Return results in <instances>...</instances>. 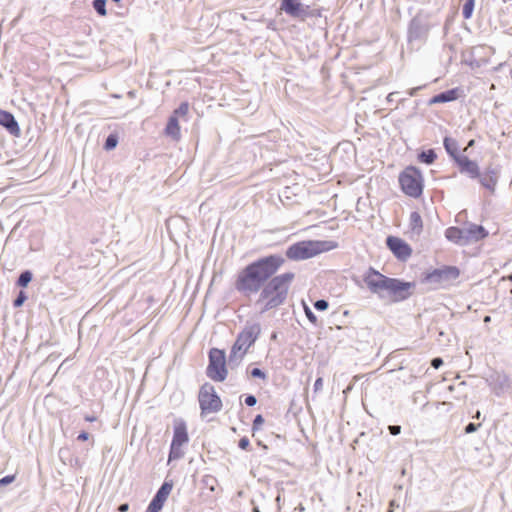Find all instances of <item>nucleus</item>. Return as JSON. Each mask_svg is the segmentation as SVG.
<instances>
[{
	"label": "nucleus",
	"instance_id": "79ce46f5",
	"mask_svg": "<svg viewBox=\"0 0 512 512\" xmlns=\"http://www.w3.org/2000/svg\"><path fill=\"white\" fill-rule=\"evenodd\" d=\"M244 402L247 406L253 407L257 403V398L252 394H248L246 395Z\"/></svg>",
	"mask_w": 512,
	"mask_h": 512
},
{
	"label": "nucleus",
	"instance_id": "20e7f679",
	"mask_svg": "<svg viewBox=\"0 0 512 512\" xmlns=\"http://www.w3.org/2000/svg\"><path fill=\"white\" fill-rule=\"evenodd\" d=\"M399 184L404 194L412 198H418L423 193L424 179L422 172L415 166H407L399 174Z\"/></svg>",
	"mask_w": 512,
	"mask_h": 512
},
{
	"label": "nucleus",
	"instance_id": "603ef678",
	"mask_svg": "<svg viewBox=\"0 0 512 512\" xmlns=\"http://www.w3.org/2000/svg\"><path fill=\"white\" fill-rule=\"evenodd\" d=\"M480 411H476V413L472 416L473 419H479L480 418Z\"/></svg>",
	"mask_w": 512,
	"mask_h": 512
},
{
	"label": "nucleus",
	"instance_id": "2eb2a0df",
	"mask_svg": "<svg viewBox=\"0 0 512 512\" xmlns=\"http://www.w3.org/2000/svg\"><path fill=\"white\" fill-rule=\"evenodd\" d=\"M460 174L467 176L471 180H476L480 176V167L475 160L463 155L454 163Z\"/></svg>",
	"mask_w": 512,
	"mask_h": 512
},
{
	"label": "nucleus",
	"instance_id": "4be33fe9",
	"mask_svg": "<svg viewBox=\"0 0 512 512\" xmlns=\"http://www.w3.org/2000/svg\"><path fill=\"white\" fill-rule=\"evenodd\" d=\"M445 237L448 241H450L454 244L465 246L463 228H459L456 226L448 227L445 230Z\"/></svg>",
	"mask_w": 512,
	"mask_h": 512
},
{
	"label": "nucleus",
	"instance_id": "9d476101",
	"mask_svg": "<svg viewBox=\"0 0 512 512\" xmlns=\"http://www.w3.org/2000/svg\"><path fill=\"white\" fill-rule=\"evenodd\" d=\"M459 269L455 266H444L428 272L422 281L429 284H444L459 277Z\"/></svg>",
	"mask_w": 512,
	"mask_h": 512
},
{
	"label": "nucleus",
	"instance_id": "de8ad7c7",
	"mask_svg": "<svg viewBox=\"0 0 512 512\" xmlns=\"http://www.w3.org/2000/svg\"><path fill=\"white\" fill-rule=\"evenodd\" d=\"M421 86L411 88L407 91L408 96L413 97L417 94V92L421 89Z\"/></svg>",
	"mask_w": 512,
	"mask_h": 512
},
{
	"label": "nucleus",
	"instance_id": "dca6fc26",
	"mask_svg": "<svg viewBox=\"0 0 512 512\" xmlns=\"http://www.w3.org/2000/svg\"><path fill=\"white\" fill-rule=\"evenodd\" d=\"M281 9L292 17L305 18L313 16V14L309 12V6H304L300 0H282Z\"/></svg>",
	"mask_w": 512,
	"mask_h": 512
},
{
	"label": "nucleus",
	"instance_id": "e433bc0d",
	"mask_svg": "<svg viewBox=\"0 0 512 512\" xmlns=\"http://www.w3.org/2000/svg\"><path fill=\"white\" fill-rule=\"evenodd\" d=\"M250 375L253 378L262 379V380H265L267 378L266 373L262 369H260V368H253L250 371Z\"/></svg>",
	"mask_w": 512,
	"mask_h": 512
},
{
	"label": "nucleus",
	"instance_id": "473e14b6",
	"mask_svg": "<svg viewBox=\"0 0 512 512\" xmlns=\"http://www.w3.org/2000/svg\"><path fill=\"white\" fill-rule=\"evenodd\" d=\"M463 63L469 66L471 69H477L481 67V62L474 57L473 53H470L469 57L463 60Z\"/></svg>",
	"mask_w": 512,
	"mask_h": 512
},
{
	"label": "nucleus",
	"instance_id": "39448f33",
	"mask_svg": "<svg viewBox=\"0 0 512 512\" xmlns=\"http://www.w3.org/2000/svg\"><path fill=\"white\" fill-rule=\"evenodd\" d=\"M435 26L430 21V15L424 11H419L408 23L407 41H425L428 38L430 30Z\"/></svg>",
	"mask_w": 512,
	"mask_h": 512
},
{
	"label": "nucleus",
	"instance_id": "58836bf2",
	"mask_svg": "<svg viewBox=\"0 0 512 512\" xmlns=\"http://www.w3.org/2000/svg\"><path fill=\"white\" fill-rule=\"evenodd\" d=\"M481 426V424H475L473 422H470L468 423L466 426H465V433L466 434H471V433H474L478 430V428Z\"/></svg>",
	"mask_w": 512,
	"mask_h": 512
},
{
	"label": "nucleus",
	"instance_id": "3c124183",
	"mask_svg": "<svg viewBox=\"0 0 512 512\" xmlns=\"http://www.w3.org/2000/svg\"><path fill=\"white\" fill-rule=\"evenodd\" d=\"M129 509V505L127 503H123L119 506L118 510L120 512H126Z\"/></svg>",
	"mask_w": 512,
	"mask_h": 512
},
{
	"label": "nucleus",
	"instance_id": "b1692460",
	"mask_svg": "<svg viewBox=\"0 0 512 512\" xmlns=\"http://www.w3.org/2000/svg\"><path fill=\"white\" fill-rule=\"evenodd\" d=\"M417 158L421 163L431 165L437 159V154L434 149H427L421 151Z\"/></svg>",
	"mask_w": 512,
	"mask_h": 512
},
{
	"label": "nucleus",
	"instance_id": "9b49d317",
	"mask_svg": "<svg viewBox=\"0 0 512 512\" xmlns=\"http://www.w3.org/2000/svg\"><path fill=\"white\" fill-rule=\"evenodd\" d=\"M487 385L496 396H501L511 388L510 377L502 371H494L486 379Z\"/></svg>",
	"mask_w": 512,
	"mask_h": 512
},
{
	"label": "nucleus",
	"instance_id": "6e6552de",
	"mask_svg": "<svg viewBox=\"0 0 512 512\" xmlns=\"http://www.w3.org/2000/svg\"><path fill=\"white\" fill-rule=\"evenodd\" d=\"M198 402L202 416L217 413L222 409V400L214 386L209 382L201 385L198 392Z\"/></svg>",
	"mask_w": 512,
	"mask_h": 512
},
{
	"label": "nucleus",
	"instance_id": "f257e3e1",
	"mask_svg": "<svg viewBox=\"0 0 512 512\" xmlns=\"http://www.w3.org/2000/svg\"><path fill=\"white\" fill-rule=\"evenodd\" d=\"M284 263L285 259L279 254L252 261L238 273L235 289L244 296L260 291L257 303H263L262 313L278 308L285 303L295 277L293 272L275 275Z\"/></svg>",
	"mask_w": 512,
	"mask_h": 512
},
{
	"label": "nucleus",
	"instance_id": "ddd939ff",
	"mask_svg": "<svg viewBox=\"0 0 512 512\" xmlns=\"http://www.w3.org/2000/svg\"><path fill=\"white\" fill-rule=\"evenodd\" d=\"M500 170L498 168L488 166L483 171L480 170V176L476 177L479 184L490 193H494L499 181Z\"/></svg>",
	"mask_w": 512,
	"mask_h": 512
},
{
	"label": "nucleus",
	"instance_id": "72a5a7b5",
	"mask_svg": "<svg viewBox=\"0 0 512 512\" xmlns=\"http://www.w3.org/2000/svg\"><path fill=\"white\" fill-rule=\"evenodd\" d=\"M27 300V295L24 291H20L16 298L13 300V307L19 308L21 307L24 302Z\"/></svg>",
	"mask_w": 512,
	"mask_h": 512
},
{
	"label": "nucleus",
	"instance_id": "2f4dec72",
	"mask_svg": "<svg viewBox=\"0 0 512 512\" xmlns=\"http://www.w3.org/2000/svg\"><path fill=\"white\" fill-rule=\"evenodd\" d=\"M106 3H107V1H106V0H93V2H92V6H93V8L95 9V11H96L100 16H106V15H107Z\"/></svg>",
	"mask_w": 512,
	"mask_h": 512
},
{
	"label": "nucleus",
	"instance_id": "5701e85b",
	"mask_svg": "<svg viewBox=\"0 0 512 512\" xmlns=\"http://www.w3.org/2000/svg\"><path fill=\"white\" fill-rule=\"evenodd\" d=\"M165 134L174 140H179L181 138V129L178 118L170 115L165 127Z\"/></svg>",
	"mask_w": 512,
	"mask_h": 512
},
{
	"label": "nucleus",
	"instance_id": "37998d69",
	"mask_svg": "<svg viewBox=\"0 0 512 512\" xmlns=\"http://www.w3.org/2000/svg\"><path fill=\"white\" fill-rule=\"evenodd\" d=\"M388 430L391 435L397 436L401 433V426L400 425H389Z\"/></svg>",
	"mask_w": 512,
	"mask_h": 512
},
{
	"label": "nucleus",
	"instance_id": "4c0bfd02",
	"mask_svg": "<svg viewBox=\"0 0 512 512\" xmlns=\"http://www.w3.org/2000/svg\"><path fill=\"white\" fill-rule=\"evenodd\" d=\"M263 423H264L263 416L261 414L256 415L253 420L252 429L254 431L260 429V427H261V425H263Z\"/></svg>",
	"mask_w": 512,
	"mask_h": 512
},
{
	"label": "nucleus",
	"instance_id": "c9c22d12",
	"mask_svg": "<svg viewBox=\"0 0 512 512\" xmlns=\"http://www.w3.org/2000/svg\"><path fill=\"white\" fill-rule=\"evenodd\" d=\"M304 312L307 317V319L313 324L317 325V316L314 314V312L307 306H304Z\"/></svg>",
	"mask_w": 512,
	"mask_h": 512
},
{
	"label": "nucleus",
	"instance_id": "f704fd0d",
	"mask_svg": "<svg viewBox=\"0 0 512 512\" xmlns=\"http://www.w3.org/2000/svg\"><path fill=\"white\" fill-rule=\"evenodd\" d=\"M328 307H329V303L325 299H319V300L314 302V308L317 311H325V310L328 309Z\"/></svg>",
	"mask_w": 512,
	"mask_h": 512
},
{
	"label": "nucleus",
	"instance_id": "f8f14e48",
	"mask_svg": "<svg viewBox=\"0 0 512 512\" xmlns=\"http://www.w3.org/2000/svg\"><path fill=\"white\" fill-rule=\"evenodd\" d=\"M386 244L393 255L400 261H406L412 254L410 245L401 238L388 236Z\"/></svg>",
	"mask_w": 512,
	"mask_h": 512
},
{
	"label": "nucleus",
	"instance_id": "a878e982",
	"mask_svg": "<svg viewBox=\"0 0 512 512\" xmlns=\"http://www.w3.org/2000/svg\"><path fill=\"white\" fill-rule=\"evenodd\" d=\"M33 274L30 270H25L20 273L16 285L21 288H25L28 286V284L32 281Z\"/></svg>",
	"mask_w": 512,
	"mask_h": 512
},
{
	"label": "nucleus",
	"instance_id": "c03bdc74",
	"mask_svg": "<svg viewBox=\"0 0 512 512\" xmlns=\"http://www.w3.org/2000/svg\"><path fill=\"white\" fill-rule=\"evenodd\" d=\"M15 475H6L3 478L0 479V485H7L14 481Z\"/></svg>",
	"mask_w": 512,
	"mask_h": 512
},
{
	"label": "nucleus",
	"instance_id": "bb28decb",
	"mask_svg": "<svg viewBox=\"0 0 512 512\" xmlns=\"http://www.w3.org/2000/svg\"><path fill=\"white\" fill-rule=\"evenodd\" d=\"M184 456V451L182 450L181 446L174 445L173 443L170 444L169 449V455H168V461L177 460Z\"/></svg>",
	"mask_w": 512,
	"mask_h": 512
},
{
	"label": "nucleus",
	"instance_id": "7c9ffc66",
	"mask_svg": "<svg viewBox=\"0 0 512 512\" xmlns=\"http://www.w3.org/2000/svg\"><path fill=\"white\" fill-rule=\"evenodd\" d=\"M202 483L204 484V486L207 489H209L210 491L214 492L215 491V487L218 484V480H217L216 477H214L212 475H205L202 478Z\"/></svg>",
	"mask_w": 512,
	"mask_h": 512
},
{
	"label": "nucleus",
	"instance_id": "ea45409f",
	"mask_svg": "<svg viewBox=\"0 0 512 512\" xmlns=\"http://www.w3.org/2000/svg\"><path fill=\"white\" fill-rule=\"evenodd\" d=\"M238 447L242 450H247L250 447V440L248 437H242L240 438L238 442Z\"/></svg>",
	"mask_w": 512,
	"mask_h": 512
},
{
	"label": "nucleus",
	"instance_id": "a211bd4d",
	"mask_svg": "<svg viewBox=\"0 0 512 512\" xmlns=\"http://www.w3.org/2000/svg\"><path fill=\"white\" fill-rule=\"evenodd\" d=\"M464 230L465 245L480 241L488 236V231L482 226L470 223Z\"/></svg>",
	"mask_w": 512,
	"mask_h": 512
},
{
	"label": "nucleus",
	"instance_id": "864d4df0",
	"mask_svg": "<svg viewBox=\"0 0 512 512\" xmlns=\"http://www.w3.org/2000/svg\"><path fill=\"white\" fill-rule=\"evenodd\" d=\"M475 144V140L474 139H471L469 142H468V147H472L474 146Z\"/></svg>",
	"mask_w": 512,
	"mask_h": 512
},
{
	"label": "nucleus",
	"instance_id": "a19ab883",
	"mask_svg": "<svg viewBox=\"0 0 512 512\" xmlns=\"http://www.w3.org/2000/svg\"><path fill=\"white\" fill-rule=\"evenodd\" d=\"M322 387H323V377L322 376H319L315 382H314V386H313V391L314 393H318L319 391L322 390Z\"/></svg>",
	"mask_w": 512,
	"mask_h": 512
},
{
	"label": "nucleus",
	"instance_id": "6e6d98bb",
	"mask_svg": "<svg viewBox=\"0 0 512 512\" xmlns=\"http://www.w3.org/2000/svg\"><path fill=\"white\" fill-rule=\"evenodd\" d=\"M485 322H488L490 321V317L489 316H486L485 319H484Z\"/></svg>",
	"mask_w": 512,
	"mask_h": 512
},
{
	"label": "nucleus",
	"instance_id": "4d7b16f0",
	"mask_svg": "<svg viewBox=\"0 0 512 512\" xmlns=\"http://www.w3.org/2000/svg\"><path fill=\"white\" fill-rule=\"evenodd\" d=\"M272 338L275 339L276 338V333H273L272 334Z\"/></svg>",
	"mask_w": 512,
	"mask_h": 512
},
{
	"label": "nucleus",
	"instance_id": "13d9d810",
	"mask_svg": "<svg viewBox=\"0 0 512 512\" xmlns=\"http://www.w3.org/2000/svg\"><path fill=\"white\" fill-rule=\"evenodd\" d=\"M112 1H113V2H116V3H118V2H120L121 0H112Z\"/></svg>",
	"mask_w": 512,
	"mask_h": 512
},
{
	"label": "nucleus",
	"instance_id": "aec40b11",
	"mask_svg": "<svg viewBox=\"0 0 512 512\" xmlns=\"http://www.w3.org/2000/svg\"><path fill=\"white\" fill-rule=\"evenodd\" d=\"M189 442V436L187 433L186 423L181 420L177 425L174 426L173 438L171 443L174 445L182 446Z\"/></svg>",
	"mask_w": 512,
	"mask_h": 512
},
{
	"label": "nucleus",
	"instance_id": "49530a36",
	"mask_svg": "<svg viewBox=\"0 0 512 512\" xmlns=\"http://www.w3.org/2000/svg\"><path fill=\"white\" fill-rule=\"evenodd\" d=\"M89 433L86 432V431H81L78 436H77V440L79 441H87L89 439Z\"/></svg>",
	"mask_w": 512,
	"mask_h": 512
},
{
	"label": "nucleus",
	"instance_id": "5fc2aeb1",
	"mask_svg": "<svg viewBox=\"0 0 512 512\" xmlns=\"http://www.w3.org/2000/svg\"><path fill=\"white\" fill-rule=\"evenodd\" d=\"M253 512H260L259 508L258 507H254L253 508Z\"/></svg>",
	"mask_w": 512,
	"mask_h": 512
},
{
	"label": "nucleus",
	"instance_id": "09e8293b",
	"mask_svg": "<svg viewBox=\"0 0 512 512\" xmlns=\"http://www.w3.org/2000/svg\"><path fill=\"white\" fill-rule=\"evenodd\" d=\"M397 94V92H391L387 95L386 97V101L387 103H393L395 100H394V96Z\"/></svg>",
	"mask_w": 512,
	"mask_h": 512
},
{
	"label": "nucleus",
	"instance_id": "c85d7f7f",
	"mask_svg": "<svg viewBox=\"0 0 512 512\" xmlns=\"http://www.w3.org/2000/svg\"><path fill=\"white\" fill-rule=\"evenodd\" d=\"M118 144V135L111 133L107 136L105 143H104V149L107 151H111L114 148H116Z\"/></svg>",
	"mask_w": 512,
	"mask_h": 512
},
{
	"label": "nucleus",
	"instance_id": "423d86ee",
	"mask_svg": "<svg viewBox=\"0 0 512 512\" xmlns=\"http://www.w3.org/2000/svg\"><path fill=\"white\" fill-rule=\"evenodd\" d=\"M391 277H388L373 267L369 269L363 275V281L366 284L370 293L376 295L379 300L387 299L389 284Z\"/></svg>",
	"mask_w": 512,
	"mask_h": 512
},
{
	"label": "nucleus",
	"instance_id": "4468645a",
	"mask_svg": "<svg viewBox=\"0 0 512 512\" xmlns=\"http://www.w3.org/2000/svg\"><path fill=\"white\" fill-rule=\"evenodd\" d=\"M172 490V483L164 482L150 501L145 512H160Z\"/></svg>",
	"mask_w": 512,
	"mask_h": 512
},
{
	"label": "nucleus",
	"instance_id": "cd10ccee",
	"mask_svg": "<svg viewBox=\"0 0 512 512\" xmlns=\"http://www.w3.org/2000/svg\"><path fill=\"white\" fill-rule=\"evenodd\" d=\"M475 7V0H466L462 7V16L465 20L472 17Z\"/></svg>",
	"mask_w": 512,
	"mask_h": 512
},
{
	"label": "nucleus",
	"instance_id": "c756f323",
	"mask_svg": "<svg viewBox=\"0 0 512 512\" xmlns=\"http://www.w3.org/2000/svg\"><path fill=\"white\" fill-rule=\"evenodd\" d=\"M188 111H189V103L187 101L185 102H182L178 108H176L173 113L171 114L172 116H175L176 118L179 119V117H186L187 114H188Z\"/></svg>",
	"mask_w": 512,
	"mask_h": 512
},
{
	"label": "nucleus",
	"instance_id": "a18cd8bd",
	"mask_svg": "<svg viewBox=\"0 0 512 512\" xmlns=\"http://www.w3.org/2000/svg\"><path fill=\"white\" fill-rule=\"evenodd\" d=\"M443 365V360L440 357H435L431 360V366L434 369H439Z\"/></svg>",
	"mask_w": 512,
	"mask_h": 512
},
{
	"label": "nucleus",
	"instance_id": "1a4fd4ad",
	"mask_svg": "<svg viewBox=\"0 0 512 512\" xmlns=\"http://www.w3.org/2000/svg\"><path fill=\"white\" fill-rule=\"evenodd\" d=\"M387 298L391 303H400L408 300L412 296V289L415 288V282H407L399 278L390 280Z\"/></svg>",
	"mask_w": 512,
	"mask_h": 512
},
{
	"label": "nucleus",
	"instance_id": "412c9836",
	"mask_svg": "<svg viewBox=\"0 0 512 512\" xmlns=\"http://www.w3.org/2000/svg\"><path fill=\"white\" fill-rule=\"evenodd\" d=\"M443 146L445 148L446 153L449 155V157L453 160L454 163L458 160V158H461L463 156V154H460L459 152V145L456 139L446 136L443 139Z\"/></svg>",
	"mask_w": 512,
	"mask_h": 512
},
{
	"label": "nucleus",
	"instance_id": "6ab92c4d",
	"mask_svg": "<svg viewBox=\"0 0 512 512\" xmlns=\"http://www.w3.org/2000/svg\"><path fill=\"white\" fill-rule=\"evenodd\" d=\"M462 90L459 87H455L443 92H440L433 97H431L428 101L429 105L440 104V103H448L457 100L460 97Z\"/></svg>",
	"mask_w": 512,
	"mask_h": 512
},
{
	"label": "nucleus",
	"instance_id": "8fccbe9b",
	"mask_svg": "<svg viewBox=\"0 0 512 512\" xmlns=\"http://www.w3.org/2000/svg\"><path fill=\"white\" fill-rule=\"evenodd\" d=\"M85 421L87 422H95L97 420V417L94 415H86L84 417Z\"/></svg>",
	"mask_w": 512,
	"mask_h": 512
},
{
	"label": "nucleus",
	"instance_id": "7ed1b4c3",
	"mask_svg": "<svg viewBox=\"0 0 512 512\" xmlns=\"http://www.w3.org/2000/svg\"><path fill=\"white\" fill-rule=\"evenodd\" d=\"M261 334V326L259 323H249L247 322L244 328L238 333L236 341L234 342L229 360L233 361L234 357H236L237 353L239 354V360L241 361L246 354L247 350L256 342L258 337Z\"/></svg>",
	"mask_w": 512,
	"mask_h": 512
},
{
	"label": "nucleus",
	"instance_id": "393cba45",
	"mask_svg": "<svg viewBox=\"0 0 512 512\" xmlns=\"http://www.w3.org/2000/svg\"><path fill=\"white\" fill-rule=\"evenodd\" d=\"M409 220H410V228L412 229V231L419 234L423 227V222H422L420 213L417 211L411 212Z\"/></svg>",
	"mask_w": 512,
	"mask_h": 512
},
{
	"label": "nucleus",
	"instance_id": "0eeeda50",
	"mask_svg": "<svg viewBox=\"0 0 512 512\" xmlns=\"http://www.w3.org/2000/svg\"><path fill=\"white\" fill-rule=\"evenodd\" d=\"M206 375L213 381L223 382L228 375L225 352L222 349L211 348L208 353Z\"/></svg>",
	"mask_w": 512,
	"mask_h": 512
},
{
	"label": "nucleus",
	"instance_id": "f03ea898",
	"mask_svg": "<svg viewBox=\"0 0 512 512\" xmlns=\"http://www.w3.org/2000/svg\"><path fill=\"white\" fill-rule=\"evenodd\" d=\"M336 247L337 243L335 241L304 240L290 245L285 255L289 260L300 261L313 258L322 252L333 250Z\"/></svg>",
	"mask_w": 512,
	"mask_h": 512
},
{
	"label": "nucleus",
	"instance_id": "f3484780",
	"mask_svg": "<svg viewBox=\"0 0 512 512\" xmlns=\"http://www.w3.org/2000/svg\"><path fill=\"white\" fill-rule=\"evenodd\" d=\"M0 126L5 128L14 137H19L21 134V129L15 116L9 111L0 109Z\"/></svg>",
	"mask_w": 512,
	"mask_h": 512
}]
</instances>
